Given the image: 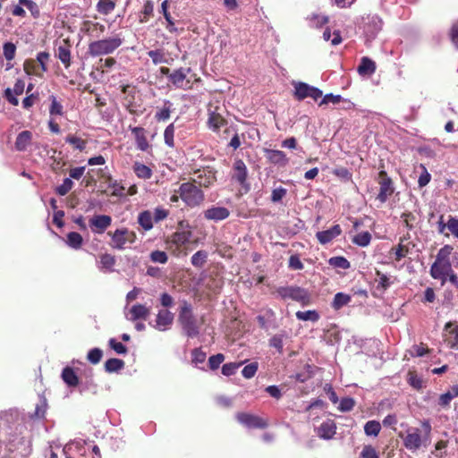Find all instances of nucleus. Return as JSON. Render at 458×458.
<instances>
[{"label": "nucleus", "instance_id": "nucleus-1", "mask_svg": "<svg viewBox=\"0 0 458 458\" xmlns=\"http://www.w3.org/2000/svg\"><path fill=\"white\" fill-rule=\"evenodd\" d=\"M454 247L450 244H445L437 252L436 260L430 267V276L434 279L441 281L444 285L447 280L448 272H452V263L450 256L453 253Z\"/></svg>", "mask_w": 458, "mask_h": 458}, {"label": "nucleus", "instance_id": "nucleus-2", "mask_svg": "<svg viewBox=\"0 0 458 458\" xmlns=\"http://www.w3.org/2000/svg\"><path fill=\"white\" fill-rule=\"evenodd\" d=\"M123 43L122 35L114 34L109 38L97 39L89 44L88 53L96 57L114 53Z\"/></svg>", "mask_w": 458, "mask_h": 458}, {"label": "nucleus", "instance_id": "nucleus-3", "mask_svg": "<svg viewBox=\"0 0 458 458\" xmlns=\"http://www.w3.org/2000/svg\"><path fill=\"white\" fill-rule=\"evenodd\" d=\"M176 192L180 195L181 199L190 208L200 206L205 200V194L199 186H197L191 180L182 182Z\"/></svg>", "mask_w": 458, "mask_h": 458}, {"label": "nucleus", "instance_id": "nucleus-4", "mask_svg": "<svg viewBox=\"0 0 458 458\" xmlns=\"http://www.w3.org/2000/svg\"><path fill=\"white\" fill-rule=\"evenodd\" d=\"M179 226L182 229H184V226L189 227V225L185 221L179 222ZM192 237V232L191 230H182L177 231L174 233L170 238L166 240L167 249L174 255L179 256L182 253L184 255L187 254L186 251L183 252L184 246L191 242Z\"/></svg>", "mask_w": 458, "mask_h": 458}, {"label": "nucleus", "instance_id": "nucleus-5", "mask_svg": "<svg viewBox=\"0 0 458 458\" xmlns=\"http://www.w3.org/2000/svg\"><path fill=\"white\" fill-rule=\"evenodd\" d=\"M425 428V435L422 436L420 428H414L408 429L406 436L403 438V445L410 451L415 452L421 446H426L428 442V436L431 431V427L428 421L423 422Z\"/></svg>", "mask_w": 458, "mask_h": 458}, {"label": "nucleus", "instance_id": "nucleus-6", "mask_svg": "<svg viewBox=\"0 0 458 458\" xmlns=\"http://www.w3.org/2000/svg\"><path fill=\"white\" fill-rule=\"evenodd\" d=\"M178 321L188 337H196L199 334V326L192 314L191 306L184 301L181 307Z\"/></svg>", "mask_w": 458, "mask_h": 458}, {"label": "nucleus", "instance_id": "nucleus-7", "mask_svg": "<svg viewBox=\"0 0 458 458\" xmlns=\"http://www.w3.org/2000/svg\"><path fill=\"white\" fill-rule=\"evenodd\" d=\"M224 113L225 108L219 102L208 104L207 125L215 133H219L222 128L227 126L228 122Z\"/></svg>", "mask_w": 458, "mask_h": 458}, {"label": "nucleus", "instance_id": "nucleus-8", "mask_svg": "<svg viewBox=\"0 0 458 458\" xmlns=\"http://www.w3.org/2000/svg\"><path fill=\"white\" fill-rule=\"evenodd\" d=\"M111 236V246L114 249L123 250L126 243H134L137 239L136 233L126 227L118 228L114 232H108Z\"/></svg>", "mask_w": 458, "mask_h": 458}, {"label": "nucleus", "instance_id": "nucleus-9", "mask_svg": "<svg viewBox=\"0 0 458 458\" xmlns=\"http://www.w3.org/2000/svg\"><path fill=\"white\" fill-rule=\"evenodd\" d=\"M194 177L191 178L197 186L209 188L216 181V170L212 166H205L193 172Z\"/></svg>", "mask_w": 458, "mask_h": 458}, {"label": "nucleus", "instance_id": "nucleus-10", "mask_svg": "<svg viewBox=\"0 0 458 458\" xmlns=\"http://www.w3.org/2000/svg\"><path fill=\"white\" fill-rule=\"evenodd\" d=\"M293 85L294 87L293 96L299 101L303 100L306 98H311L317 101L323 95L322 90L305 82H293Z\"/></svg>", "mask_w": 458, "mask_h": 458}, {"label": "nucleus", "instance_id": "nucleus-11", "mask_svg": "<svg viewBox=\"0 0 458 458\" xmlns=\"http://www.w3.org/2000/svg\"><path fill=\"white\" fill-rule=\"evenodd\" d=\"M276 293L284 300L292 299L302 304H306L310 298L307 291L299 286L279 287L276 289Z\"/></svg>", "mask_w": 458, "mask_h": 458}, {"label": "nucleus", "instance_id": "nucleus-12", "mask_svg": "<svg viewBox=\"0 0 458 458\" xmlns=\"http://www.w3.org/2000/svg\"><path fill=\"white\" fill-rule=\"evenodd\" d=\"M379 192L377 199L381 202L385 203L387 199L394 193V187L392 179L387 175L386 172L381 170L378 173Z\"/></svg>", "mask_w": 458, "mask_h": 458}, {"label": "nucleus", "instance_id": "nucleus-13", "mask_svg": "<svg viewBox=\"0 0 458 458\" xmlns=\"http://www.w3.org/2000/svg\"><path fill=\"white\" fill-rule=\"evenodd\" d=\"M236 420L239 423L249 428L263 429L268 426V421L267 420L248 412H238L236 414Z\"/></svg>", "mask_w": 458, "mask_h": 458}, {"label": "nucleus", "instance_id": "nucleus-14", "mask_svg": "<svg viewBox=\"0 0 458 458\" xmlns=\"http://www.w3.org/2000/svg\"><path fill=\"white\" fill-rule=\"evenodd\" d=\"M443 341L453 350H458V325L456 322L445 323L443 332Z\"/></svg>", "mask_w": 458, "mask_h": 458}, {"label": "nucleus", "instance_id": "nucleus-15", "mask_svg": "<svg viewBox=\"0 0 458 458\" xmlns=\"http://www.w3.org/2000/svg\"><path fill=\"white\" fill-rule=\"evenodd\" d=\"M106 26L93 21H84L81 23V30L89 38H98L106 32Z\"/></svg>", "mask_w": 458, "mask_h": 458}, {"label": "nucleus", "instance_id": "nucleus-16", "mask_svg": "<svg viewBox=\"0 0 458 458\" xmlns=\"http://www.w3.org/2000/svg\"><path fill=\"white\" fill-rule=\"evenodd\" d=\"M190 71V68H179L174 70L171 74H169V81L177 89H190L191 81L186 80L187 73Z\"/></svg>", "mask_w": 458, "mask_h": 458}, {"label": "nucleus", "instance_id": "nucleus-17", "mask_svg": "<svg viewBox=\"0 0 458 458\" xmlns=\"http://www.w3.org/2000/svg\"><path fill=\"white\" fill-rule=\"evenodd\" d=\"M122 92L125 94L124 106L126 110L131 114H138L140 106L135 102V89L130 85H123L122 86Z\"/></svg>", "mask_w": 458, "mask_h": 458}, {"label": "nucleus", "instance_id": "nucleus-18", "mask_svg": "<svg viewBox=\"0 0 458 458\" xmlns=\"http://www.w3.org/2000/svg\"><path fill=\"white\" fill-rule=\"evenodd\" d=\"M111 224L112 217L107 215H96L89 219V227L96 233H103Z\"/></svg>", "mask_w": 458, "mask_h": 458}, {"label": "nucleus", "instance_id": "nucleus-19", "mask_svg": "<svg viewBox=\"0 0 458 458\" xmlns=\"http://www.w3.org/2000/svg\"><path fill=\"white\" fill-rule=\"evenodd\" d=\"M72 45L68 38H65L58 46L55 51V56L61 61L64 66L68 69L72 64Z\"/></svg>", "mask_w": 458, "mask_h": 458}, {"label": "nucleus", "instance_id": "nucleus-20", "mask_svg": "<svg viewBox=\"0 0 458 458\" xmlns=\"http://www.w3.org/2000/svg\"><path fill=\"white\" fill-rule=\"evenodd\" d=\"M264 153L266 158L271 164L285 166L289 163V158L282 150L265 148Z\"/></svg>", "mask_w": 458, "mask_h": 458}, {"label": "nucleus", "instance_id": "nucleus-21", "mask_svg": "<svg viewBox=\"0 0 458 458\" xmlns=\"http://www.w3.org/2000/svg\"><path fill=\"white\" fill-rule=\"evenodd\" d=\"M336 433V424L332 420H327L320 424V426L317 428L318 437L329 440L334 437Z\"/></svg>", "mask_w": 458, "mask_h": 458}, {"label": "nucleus", "instance_id": "nucleus-22", "mask_svg": "<svg viewBox=\"0 0 458 458\" xmlns=\"http://www.w3.org/2000/svg\"><path fill=\"white\" fill-rule=\"evenodd\" d=\"M230 216V211L225 207H212L204 211V217L208 220L221 221Z\"/></svg>", "mask_w": 458, "mask_h": 458}, {"label": "nucleus", "instance_id": "nucleus-23", "mask_svg": "<svg viewBox=\"0 0 458 458\" xmlns=\"http://www.w3.org/2000/svg\"><path fill=\"white\" fill-rule=\"evenodd\" d=\"M174 321V314L168 310H160L157 315L155 327L160 331L165 330Z\"/></svg>", "mask_w": 458, "mask_h": 458}, {"label": "nucleus", "instance_id": "nucleus-24", "mask_svg": "<svg viewBox=\"0 0 458 458\" xmlns=\"http://www.w3.org/2000/svg\"><path fill=\"white\" fill-rule=\"evenodd\" d=\"M341 233H342V229H341L340 225H335L328 230L318 232L316 236H317L318 241L321 244H327V243L330 242L333 239L339 236L341 234Z\"/></svg>", "mask_w": 458, "mask_h": 458}, {"label": "nucleus", "instance_id": "nucleus-25", "mask_svg": "<svg viewBox=\"0 0 458 458\" xmlns=\"http://www.w3.org/2000/svg\"><path fill=\"white\" fill-rule=\"evenodd\" d=\"M132 134L134 135L137 148L140 150L146 151L149 148V143L146 137V131L142 127H129Z\"/></svg>", "mask_w": 458, "mask_h": 458}, {"label": "nucleus", "instance_id": "nucleus-26", "mask_svg": "<svg viewBox=\"0 0 458 458\" xmlns=\"http://www.w3.org/2000/svg\"><path fill=\"white\" fill-rule=\"evenodd\" d=\"M247 176L248 171L245 163L242 159H236L235 162L233 163V178L242 185L246 182Z\"/></svg>", "mask_w": 458, "mask_h": 458}, {"label": "nucleus", "instance_id": "nucleus-27", "mask_svg": "<svg viewBox=\"0 0 458 458\" xmlns=\"http://www.w3.org/2000/svg\"><path fill=\"white\" fill-rule=\"evenodd\" d=\"M168 7L169 0H164L161 4V9L159 12L164 15V18L165 19V29L167 30V31L170 33H177L178 29L176 28L174 21L168 11Z\"/></svg>", "mask_w": 458, "mask_h": 458}, {"label": "nucleus", "instance_id": "nucleus-28", "mask_svg": "<svg viewBox=\"0 0 458 458\" xmlns=\"http://www.w3.org/2000/svg\"><path fill=\"white\" fill-rule=\"evenodd\" d=\"M32 140V133L30 131H22L20 132L15 140V148L18 151H24L30 145Z\"/></svg>", "mask_w": 458, "mask_h": 458}, {"label": "nucleus", "instance_id": "nucleus-29", "mask_svg": "<svg viewBox=\"0 0 458 458\" xmlns=\"http://www.w3.org/2000/svg\"><path fill=\"white\" fill-rule=\"evenodd\" d=\"M100 171L102 173L101 177L105 179V182L108 184V186L113 189L112 195L115 197L123 196L125 190L124 187L120 182L114 180L110 174H106L103 170Z\"/></svg>", "mask_w": 458, "mask_h": 458}, {"label": "nucleus", "instance_id": "nucleus-30", "mask_svg": "<svg viewBox=\"0 0 458 458\" xmlns=\"http://www.w3.org/2000/svg\"><path fill=\"white\" fill-rule=\"evenodd\" d=\"M376 64L370 58L364 56L360 60V64L357 68V71L360 75L366 76L371 75L376 72Z\"/></svg>", "mask_w": 458, "mask_h": 458}, {"label": "nucleus", "instance_id": "nucleus-31", "mask_svg": "<svg viewBox=\"0 0 458 458\" xmlns=\"http://www.w3.org/2000/svg\"><path fill=\"white\" fill-rule=\"evenodd\" d=\"M130 319L136 321L138 319H147L150 314V310L142 304H135L130 310Z\"/></svg>", "mask_w": 458, "mask_h": 458}, {"label": "nucleus", "instance_id": "nucleus-32", "mask_svg": "<svg viewBox=\"0 0 458 458\" xmlns=\"http://www.w3.org/2000/svg\"><path fill=\"white\" fill-rule=\"evenodd\" d=\"M116 263L115 257L109 253H104L99 256V268L104 272H113Z\"/></svg>", "mask_w": 458, "mask_h": 458}, {"label": "nucleus", "instance_id": "nucleus-33", "mask_svg": "<svg viewBox=\"0 0 458 458\" xmlns=\"http://www.w3.org/2000/svg\"><path fill=\"white\" fill-rule=\"evenodd\" d=\"M61 377L64 382L70 387H76L79 385V377L71 367H65L62 371Z\"/></svg>", "mask_w": 458, "mask_h": 458}, {"label": "nucleus", "instance_id": "nucleus-34", "mask_svg": "<svg viewBox=\"0 0 458 458\" xmlns=\"http://www.w3.org/2000/svg\"><path fill=\"white\" fill-rule=\"evenodd\" d=\"M153 215L149 210H144L138 216V223L145 231H149L153 228Z\"/></svg>", "mask_w": 458, "mask_h": 458}, {"label": "nucleus", "instance_id": "nucleus-35", "mask_svg": "<svg viewBox=\"0 0 458 458\" xmlns=\"http://www.w3.org/2000/svg\"><path fill=\"white\" fill-rule=\"evenodd\" d=\"M352 301V296L344 293H337L332 301V308L335 310H339L344 306H346Z\"/></svg>", "mask_w": 458, "mask_h": 458}, {"label": "nucleus", "instance_id": "nucleus-36", "mask_svg": "<svg viewBox=\"0 0 458 458\" xmlns=\"http://www.w3.org/2000/svg\"><path fill=\"white\" fill-rule=\"evenodd\" d=\"M116 6V0H99L97 4V11L103 14H110Z\"/></svg>", "mask_w": 458, "mask_h": 458}, {"label": "nucleus", "instance_id": "nucleus-37", "mask_svg": "<svg viewBox=\"0 0 458 458\" xmlns=\"http://www.w3.org/2000/svg\"><path fill=\"white\" fill-rule=\"evenodd\" d=\"M3 50L4 58L8 62L6 64V70H10L13 66L12 64H10V62L13 60L15 57L16 46L12 42H6L4 44Z\"/></svg>", "mask_w": 458, "mask_h": 458}, {"label": "nucleus", "instance_id": "nucleus-38", "mask_svg": "<svg viewBox=\"0 0 458 458\" xmlns=\"http://www.w3.org/2000/svg\"><path fill=\"white\" fill-rule=\"evenodd\" d=\"M23 70L28 75H35L42 78V72H40L39 67L35 59H26L23 64Z\"/></svg>", "mask_w": 458, "mask_h": 458}, {"label": "nucleus", "instance_id": "nucleus-39", "mask_svg": "<svg viewBox=\"0 0 458 458\" xmlns=\"http://www.w3.org/2000/svg\"><path fill=\"white\" fill-rule=\"evenodd\" d=\"M306 20L308 21L310 27L317 29L321 28L328 22V17L318 13L309 15Z\"/></svg>", "mask_w": 458, "mask_h": 458}, {"label": "nucleus", "instance_id": "nucleus-40", "mask_svg": "<svg viewBox=\"0 0 458 458\" xmlns=\"http://www.w3.org/2000/svg\"><path fill=\"white\" fill-rule=\"evenodd\" d=\"M401 218L403 220V223L404 226L408 230H413L417 224H418V217L417 215L411 211H405L401 215Z\"/></svg>", "mask_w": 458, "mask_h": 458}, {"label": "nucleus", "instance_id": "nucleus-41", "mask_svg": "<svg viewBox=\"0 0 458 458\" xmlns=\"http://www.w3.org/2000/svg\"><path fill=\"white\" fill-rule=\"evenodd\" d=\"M124 367V361L120 359L111 358L105 362V369L108 373L118 372Z\"/></svg>", "mask_w": 458, "mask_h": 458}, {"label": "nucleus", "instance_id": "nucleus-42", "mask_svg": "<svg viewBox=\"0 0 458 458\" xmlns=\"http://www.w3.org/2000/svg\"><path fill=\"white\" fill-rule=\"evenodd\" d=\"M133 171L141 179H149L152 176V170L148 165L139 162L133 165Z\"/></svg>", "mask_w": 458, "mask_h": 458}, {"label": "nucleus", "instance_id": "nucleus-43", "mask_svg": "<svg viewBox=\"0 0 458 458\" xmlns=\"http://www.w3.org/2000/svg\"><path fill=\"white\" fill-rule=\"evenodd\" d=\"M173 104L169 100H165L164 106L156 113L155 118L157 122L166 121L170 118Z\"/></svg>", "mask_w": 458, "mask_h": 458}, {"label": "nucleus", "instance_id": "nucleus-44", "mask_svg": "<svg viewBox=\"0 0 458 458\" xmlns=\"http://www.w3.org/2000/svg\"><path fill=\"white\" fill-rule=\"evenodd\" d=\"M50 59V54L47 51H42L37 54L36 61L39 67L40 72H42V75L44 72L48 71L47 63Z\"/></svg>", "mask_w": 458, "mask_h": 458}, {"label": "nucleus", "instance_id": "nucleus-45", "mask_svg": "<svg viewBox=\"0 0 458 458\" xmlns=\"http://www.w3.org/2000/svg\"><path fill=\"white\" fill-rule=\"evenodd\" d=\"M67 244L75 250L80 249L82 245V236L77 232H71L67 234Z\"/></svg>", "mask_w": 458, "mask_h": 458}, {"label": "nucleus", "instance_id": "nucleus-46", "mask_svg": "<svg viewBox=\"0 0 458 458\" xmlns=\"http://www.w3.org/2000/svg\"><path fill=\"white\" fill-rule=\"evenodd\" d=\"M153 12H154V4H153L152 1H150V0L145 1L144 4H143V9L141 12L142 16H140V23L147 22L149 20V18L151 16H153Z\"/></svg>", "mask_w": 458, "mask_h": 458}, {"label": "nucleus", "instance_id": "nucleus-47", "mask_svg": "<svg viewBox=\"0 0 458 458\" xmlns=\"http://www.w3.org/2000/svg\"><path fill=\"white\" fill-rule=\"evenodd\" d=\"M371 241V234L369 232H361L352 238V242L360 247H366Z\"/></svg>", "mask_w": 458, "mask_h": 458}, {"label": "nucleus", "instance_id": "nucleus-48", "mask_svg": "<svg viewBox=\"0 0 458 458\" xmlns=\"http://www.w3.org/2000/svg\"><path fill=\"white\" fill-rule=\"evenodd\" d=\"M391 251L394 252V259L400 261L409 254L410 248L408 244L399 242L396 247L392 248Z\"/></svg>", "mask_w": 458, "mask_h": 458}, {"label": "nucleus", "instance_id": "nucleus-49", "mask_svg": "<svg viewBox=\"0 0 458 458\" xmlns=\"http://www.w3.org/2000/svg\"><path fill=\"white\" fill-rule=\"evenodd\" d=\"M381 430V425L377 420H369L364 426V431L367 436L377 437Z\"/></svg>", "mask_w": 458, "mask_h": 458}, {"label": "nucleus", "instance_id": "nucleus-50", "mask_svg": "<svg viewBox=\"0 0 458 458\" xmlns=\"http://www.w3.org/2000/svg\"><path fill=\"white\" fill-rule=\"evenodd\" d=\"M208 253L205 250H198L191 257V264L195 267H202L204 264L207 262Z\"/></svg>", "mask_w": 458, "mask_h": 458}, {"label": "nucleus", "instance_id": "nucleus-51", "mask_svg": "<svg viewBox=\"0 0 458 458\" xmlns=\"http://www.w3.org/2000/svg\"><path fill=\"white\" fill-rule=\"evenodd\" d=\"M407 381L416 390H420L423 387V380L415 371L408 372Z\"/></svg>", "mask_w": 458, "mask_h": 458}, {"label": "nucleus", "instance_id": "nucleus-52", "mask_svg": "<svg viewBox=\"0 0 458 458\" xmlns=\"http://www.w3.org/2000/svg\"><path fill=\"white\" fill-rule=\"evenodd\" d=\"M65 141L72 145L73 148L82 151L87 145V141L74 135H68Z\"/></svg>", "mask_w": 458, "mask_h": 458}, {"label": "nucleus", "instance_id": "nucleus-53", "mask_svg": "<svg viewBox=\"0 0 458 458\" xmlns=\"http://www.w3.org/2000/svg\"><path fill=\"white\" fill-rule=\"evenodd\" d=\"M296 318L299 320L302 321H317L319 318V315L316 310H307V311H297L296 312Z\"/></svg>", "mask_w": 458, "mask_h": 458}, {"label": "nucleus", "instance_id": "nucleus-54", "mask_svg": "<svg viewBox=\"0 0 458 458\" xmlns=\"http://www.w3.org/2000/svg\"><path fill=\"white\" fill-rule=\"evenodd\" d=\"M174 123H171L165 128L164 131L165 143L170 148L174 147Z\"/></svg>", "mask_w": 458, "mask_h": 458}, {"label": "nucleus", "instance_id": "nucleus-55", "mask_svg": "<svg viewBox=\"0 0 458 458\" xmlns=\"http://www.w3.org/2000/svg\"><path fill=\"white\" fill-rule=\"evenodd\" d=\"M376 275L377 288H381L383 291H386L391 285L390 278L379 270H376Z\"/></svg>", "mask_w": 458, "mask_h": 458}, {"label": "nucleus", "instance_id": "nucleus-56", "mask_svg": "<svg viewBox=\"0 0 458 458\" xmlns=\"http://www.w3.org/2000/svg\"><path fill=\"white\" fill-rule=\"evenodd\" d=\"M51 105L49 107V114L51 115H62L64 114V107L61 103L56 100V98L52 95L49 97Z\"/></svg>", "mask_w": 458, "mask_h": 458}, {"label": "nucleus", "instance_id": "nucleus-57", "mask_svg": "<svg viewBox=\"0 0 458 458\" xmlns=\"http://www.w3.org/2000/svg\"><path fill=\"white\" fill-rule=\"evenodd\" d=\"M328 263L334 267L347 269L350 267V262L344 257H332L329 259Z\"/></svg>", "mask_w": 458, "mask_h": 458}, {"label": "nucleus", "instance_id": "nucleus-58", "mask_svg": "<svg viewBox=\"0 0 458 458\" xmlns=\"http://www.w3.org/2000/svg\"><path fill=\"white\" fill-rule=\"evenodd\" d=\"M73 187V182L70 178H65L63 183L56 187L55 192L60 196L66 195Z\"/></svg>", "mask_w": 458, "mask_h": 458}, {"label": "nucleus", "instance_id": "nucleus-59", "mask_svg": "<svg viewBox=\"0 0 458 458\" xmlns=\"http://www.w3.org/2000/svg\"><path fill=\"white\" fill-rule=\"evenodd\" d=\"M258 369H259V364L258 362H251L248 365H246L242 370V374L243 376V377L247 378V379H250L251 377H253L255 376V374L257 373L258 371Z\"/></svg>", "mask_w": 458, "mask_h": 458}, {"label": "nucleus", "instance_id": "nucleus-60", "mask_svg": "<svg viewBox=\"0 0 458 458\" xmlns=\"http://www.w3.org/2000/svg\"><path fill=\"white\" fill-rule=\"evenodd\" d=\"M224 360L225 355L222 353L212 355L208 359V367L211 370H216L220 367Z\"/></svg>", "mask_w": 458, "mask_h": 458}, {"label": "nucleus", "instance_id": "nucleus-61", "mask_svg": "<svg viewBox=\"0 0 458 458\" xmlns=\"http://www.w3.org/2000/svg\"><path fill=\"white\" fill-rule=\"evenodd\" d=\"M150 260L155 263L165 264L168 260L166 253L163 250H154L149 255Z\"/></svg>", "mask_w": 458, "mask_h": 458}, {"label": "nucleus", "instance_id": "nucleus-62", "mask_svg": "<svg viewBox=\"0 0 458 458\" xmlns=\"http://www.w3.org/2000/svg\"><path fill=\"white\" fill-rule=\"evenodd\" d=\"M19 3L25 6L31 13L33 17L37 18L39 16V8L35 2L31 0H19Z\"/></svg>", "mask_w": 458, "mask_h": 458}, {"label": "nucleus", "instance_id": "nucleus-63", "mask_svg": "<svg viewBox=\"0 0 458 458\" xmlns=\"http://www.w3.org/2000/svg\"><path fill=\"white\" fill-rule=\"evenodd\" d=\"M103 356V352L99 348H93L89 350L87 355L88 360L92 364H98Z\"/></svg>", "mask_w": 458, "mask_h": 458}, {"label": "nucleus", "instance_id": "nucleus-64", "mask_svg": "<svg viewBox=\"0 0 458 458\" xmlns=\"http://www.w3.org/2000/svg\"><path fill=\"white\" fill-rule=\"evenodd\" d=\"M191 361L194 364L203 363L206 360L207 354L201 348H195L191 352Z\"/></svg>", "mask_w": 458, "mask_h": 458}]
</instances>
